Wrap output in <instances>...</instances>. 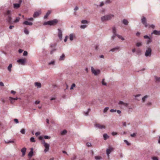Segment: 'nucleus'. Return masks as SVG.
Segmentation results:
<instances>
[{"label": "nucleus", "instance_id": "f257e3e1", "mask_svg": "<svg viewBox=\"0 0 160 160\" xmlns=\"http://www.w3.org/2000/svg\"><path fill=\"white\" fill-rule=\"evenodd\" d=\"M113 17V15L109 14L102 17L101 18V20L102 22H104L111 20Z\"/></svg>", "mask_w": 160, "mask_h": 160}, {"label": "nucleus", "instance_id": "f03ea898", "mask_svg": "<svg viewBox=\"0 0 160 160\" xmlns=\"http://www.w3.org/2000/svg\"><path fill=\"white\" fill-rule=\"evenodd\" d=\"M58 22V20L57 19H54L52 20L49 21L44 22L43 25H48L50 26H54Z\"/></svg>", "mask_w": 160, "mask_h": 160}, {"label": "nucleus", "instance_id": "7ed1b4c3", "mask_svg": "<svg viewBox=\"0 0 160 160\" xmlns=\"http://www.w3.org/2000/svg\"><path fill=\"white\" fill-rule=\"evenodd\" d=\"M152 50L151 48H148L145 52V56L146 57H151L152 55Z\"/></svg>", "mask_w": 160, "mask_h": 160}, {"label": "nucleus", "instance_id": "20e7f679", "mask_svg": "<svg viewBox=\"0 0 160 160\" xmlns=\"http://www.w3.org/2000/svg\"><path fill=\"white\" fill-rule=\"evenodd\" d=\"M91 69L92 72V73H93L96 76L100 72V70L99 69L96 70L93 68V67H91Z\"/></svg>", "mask_w": 160, "mask_h": 160}, {"label": "nucleus", "instance_id": "39448f33", "mask_svg": "<svg viewBox=\"0 0 160 160\" xmlns=\"http://www.w3.org/2000/svg\"><path fill=\"white\" fill-rule=\"evenodd\" d=\"M17 62L22 65H24L26 62V60L25 58L19 59L17 61Z\"/></svg>", "mask_w": 160, "mask_h": 160}, {"label": "nucleus", "instance_id": "423d86ee", "mask_svg": "<svg viewBox=\"0 0 160 160\" xmlns=\"http://www.w3.org/2000/svg\"><path fill=\"white\" fill-rule=\"evenodd\" d=\"M58 36L59 39L61 40L62 39V32L60 29L58 28Z\"/></svg>", "mask_w": 160, "mask_h": 160}, {"label": "nucleus", "instance_id": "0eeeda50", "mask_svg": "<svg viewBox=\"0 0 160 160\" xmlns=\"http://www.w3.org/2000/svg\"><path fill=\"white\" fill-rule=\"evenodd\" d=\"M142 23L144 25L145 27H147L148 26V24L146 22V18L143 17L141 19Z\"/></svg>", "mask_w": 160, "mask_h": 160}, {"label": "nucleus", "instance_id": "6e6552de", "mask_svg": "<svg viewBox=\"0 0 160 160\" xmlns=\"http://www.w3.org/2000/svg\"><path fill=\"white\" fill-rule=\"evenodd\" d=\"M113 148L111 147H110L109 148H108L106 150V154L108 158L109 157V154L113 150Z\"/></svg>", "mask_w": 160, "mask_h": 160}, {"label": "nucleus", "instance_id": "1a4fd4ad", "mask_svg": "<svg viewBox=\"0 0 160 160\" xmlns=\"http://www.w3.org/2000/svg\"><path fill=\"white\" fill-rule=\"evenodd\" d=\"M96 128H97L99 129H103L105 128V126L103 125H101L100 124H96L94 125Z\"/></svg>", "mask_w": 160, "mask_h": 160}, {"label": "nucleus", "instance_id": "9d476101", "mask_svg": "<svg viewBox=\"0 0 160 160\" xmlns=\"http://www.w3.org/2000/svg\"><path fill=\"white\" fill-rule=\"evenodd\" d=\"M41 12L40 10H39L34 12L33 15L34 18H36L38 17L41 14Z\"/></svg>", "mask_w": 160, "mask_h": 160}, {"label": "nucleus", "instance_id": "9b49d317", "mask_svg": "<svg viewBox=\"0 0 160 160\" xmlns=\"http://www.w3.org/2000/svg\"><path fill=\"white\" fill-rule=\"evenodd\" d=\"M44 146L45 147L44 151L45 152H46L49 151V149L50 145L48 143H47L44 145Z\"/></svg>", "mask_w": 160, "mask_h": 160}, {"label": "nucleus", "instance_id": "f8f14e48", "mask_svg": "<svg viewBox=\"0 0 160 160\" xmlns=\"http://www.w3.org/2000/svg\"><path fill=\"white\" fill-rule=\"evenodd\" d=\"M7 22H8L10 24H12L13 22L12 21V18H11V16H7Z\"/></svg>", "mask_w": 160, "mask_h": 160}, {"label": "nucleus", "instance_id": "ddd939ff", "mask_svg": "<svg viewBox=\"0 0 160 160\" xmlns=\"http://www.w3.org/2000/svg\"><path fill=\"white\" fill-rule=\"evenodd\" d=\"M33 148H31V150L30 152H29L28 154V156L29 157V158H31L33 155Z\"/></svg>", "mask_w": 160, "mask_h": 160}, {"label": "nucleus", "instance_id": "4468645a", "mask_svg": "<svg viewBox=\"0 0 160 160\" xmlns=\"http://www.w3.org/2000/svg\"><path fill=\"white\" fill-rule=\"evenodd\" d=\"M26 148H23L21 150V152L22 153V157H23L25 156V153L26 151Z\"/></svg>", "mask_w": 160, "mask_h": 160}, {"label": "nucleus", "instance_id": "2eb2a0df", "mask_svg": "<svg viewBox=\"0 0 160 160\" xmlns=\"http://www.w3.org/2000/svg\"><path fill=\"white\" fill-rule=\"evenodd\" d=\"M119 49L120 47L118 46H117L110 49V51L114 52L118 50Z\"/></svg>", "mask_w": 160, "mask_h": 160}, {"label": "nucleus", "instance_id": "dca6fc26", "mask_svg": "<svg viewBox=\"0 0 160 160\" xmlns=\"http://www.w3.org/2000/svg\"><path fill=\"white\" fill-rule=\"evenodd\" d=\"M154 34L155 35H160V31H158L156 30H154L152 32L151 34Z\"/></svg>", "mask_w": 160, "mask_h": 160}, {"label": "nucleus", "instance_id": "f3484780", "mask_svg": "<svg viewBox=\"0 0 160 160\" xmlns=\"http://www.w3.org/2000/svg\"><path fill=\"white\" fill-rule=\"evenodd\" d=\"M23 24L31 26L32 25L33 23L32 22H29L28 21H25L23 22Z\"/></svg>", "mask_w": 160, "mask_h": 160}, {"label": "nucleus", "instance_id": "a211bd4d", "mask_svg": "<svg viewBox=\"0 0 160 160\" xmlns=\"http://www.w3.org/2000/svg\"><path fill=\"white\" fill-rule=\"evenodd\" d=\"M75 38V36L73 33H71L69 35V39L70 41H72Z\"/></svg>", "mask_w": 160, "mask_h": 160}, {"label": "nucleus", "instance_id": "6ab92c4d", "mask_svg": "<svg viewBox=\"0 0 160 160\" xmlns=\"http://www.w3.org/2000/svg\"><path fill=\"white\" fill-rule=\"evenodd\" d=\"M38 139L39 140L42 141V143L43 145L45 144V143H47L45 142V140H43V139L42 136H39L38 138Z\"/></svg>", "mask_w": 160, "mask_h": 160}, {"label": "nucleus", "instance_id": "aec40b11", "mask_svg": "<svg viewBox=\"0 0 160 160\" xmlns=\"http://www.w3.org/2000/svg\"><path fill=\"white\" fill-rule=\"evenodd\" d=\"M4 15L6 16H11V11L10 10H7L6 12L4 13Z\"/></svg>", "mask_w": 160, "mask_h": 160}, {"label": "nucleus", "instance_id": "412c9836", "mask_svg": "<svg viewBox=\"0 0 160 160\" xmlns=\"http://www.w3.org/2000/svg\"><path fill=\"white\" fill-rule=\"evenodd\" d=\"M118 104L119 105H122L126 107H127L128 105V104L126 103H124L123 102L120 101L119 103Z\"/></svg>", "mask_w": 160, "mask_h": 160}, {"label": "nucleus", "instance_id": "4be33fe9", "mask_svg": "<svg viewBox=\"0 0 160 160\" xmlns=\"http://www.w3.org/2000/svg\"><path fill=\"white\" fill-rule=\"evenodd\" d=\"M20 4L19 3H14L13 7L15 8H18L20 7Z\"/></svg>", "mask_w": 160, "mask_h": 160}, {"label": "nucleus", "instance_id": "5701e85b", "mask_svg": "<svg viewBox=\"0 0 160 160\" xmlns=\"http://www.w3.org/2000/svg\"><path fill=\"white\" fill-rule=\"evenodd\" d=\"M149 96L147 95H145L142 98V102H145L146 100L148 98Z\"/></svg>", "mask_w": 160, "mask_h": 160}, {"label": "nucleus", "instance_id": "b1692460", "mask_svg": "<svg viewBox=\"0 0 160 160\" xmlns=\"http://www.w3.org/2000/svg\"><path fill=\"white\" fill-rule=\"evenodd\" d=\"M65 58V55L64 54H62V55L60 57L59 59L60 61L63 60Z\"/></svg>", "mask_w": 160, "mask_h": 160}, {"label": "nucleus", "instance_id": "393cba45", "mask_svg": "<svg viewBox=\"0 0 160 160\" xmlns=\"http://www.w3.org/2000/svg\"><path fill=\"white\" fill-rule=\"evenodd\" d=\"M12 65L11 63L10 64L8 67V70L10 72H11L12 71Z\"/></svg>", "mask_w": 160, "mask_h": 160}, {"label": "nucleus", "instance_id": "a878e982", "mask_svg": "<svg viewBox=\"0 0 160 160\" xmlns=\"http://www.w3.org/2000/svg\"><path fill=\"white\" fill-rule=\"evenodd\" d=\"M35 85L38 88H40L41 87V85L40 83L38 82H36L35 83Z\"/></svg>", "mask_w": 160, "mask_h": 160}, {"label": "nucleus", "instance_id": "bb28decb", "mask_svg": "<svg viewBox=\"0 0 160 160\" xmlns=\"http://www.w3.org/2000/svg\"><path fill=\"white\" fill-rule=\"evenodd\" d=\"M103 137L104 140H106L109 138V136L107 133H104L103 134Z\"/></svg>", "mask_w": 160, "mask_h": 160}, {"label": "nucleus", "instance_id": "cd10ccee", "mask_svg": "<svg viewBox=\"0 0 160 160\" xmlns=\"http://www.w3.org/2000/svg\"><path fill=\"white\" fill-rule=\"evenodd\" d=\"M122 22L125 25H127L128 23V20L126 19H123L122 21Z\"/></svg>", "mask_w": 160, "mask_h": 160}, {"label": "nucleus", "instance_id": "c85d7f7f", "mask_svg": "<svg viewBox=\"0 0 160 160\" xmlns=\"http://www.w3.org/2000/svg\"><path fill=\"white\" fill-rule=\"evenodd\" d=\"M112 32L113 34H117L116 33V28L113 27L112 28Z\"/></svg>", "mask_w": 160, "mask_h": 160}, {"label": "nucleus", "instance_id": "c756f323", "mask_svg": "<svg viewBox=\"0 0 160 160\" xmlns=\"http://www.w3.org/2000/svg\"><path fill=\"white\" fill-rule=\"evenodd\" d=\"M50 13L51 12L49 11H48L46 13V15L44 16V18L45 19L47 18L49 15L50 14Z\"/></svg>", "mask_w": 160, "mask_h": 160}, {"label": "nucleus", "instance_id": "7c9ffc66", "mask_svg": "<svg viewBox=\"0 0 160 160\" xmlns=\"http://www.w3.org/2000/svg\"><path fill=\"white\" fill-rule=\"evenodd\" d=\"M55 61L54 60H52L48 63V65H55Z\"/></svg>", "mask_w": 160, "mask_h": 160}, {"label": "nucleus", "instance_id": "2f4dec72", "mask_svg": "<svg viewBox=\"0 0 160 160\" xmlns=\"http://www.w3.org/2000/svg\"><path fill=\"white\" fill-rule=\"evenodd\" d=\"M105 79H104V78L103 79L101 82V83L103 85L106 86L107 85V83L106 82H105Z\"/></svg>", "mask_w": 160, "mask_h": 160}, {"label": "nucleus", "instance_id": "473e14b6", "mask_svg": "<svg viewBox=\"0 0 160 160\" xmlns=\"http://www.w3.org/2000/svg\"><path fill=\"white\" fill-rule=\"evenodd\" d=\"M67 131L66 130H64L61 132V134L62 135H63L67 133Z\"/></svg>", "mask_w": 160, "mask_h": 160}, {"label": "nucleus", "instance_id": "72a5a7b5", "mask_svg": "<svg viewBox=\"0 0 160 160\" xmlns=\"http://www.w3.org/2000/svg\"><path fill=\"white\" fill-rule=\"evenodd\" d=\"M95 158L96 160H100L102 159V157L100 156H96L95 157Z\"/></svg>", "mask_w": 160, "mask_h": 160}, {"label": "nucleus", "instance_id": "f704fd0d", "mask_svg": "<svg viewBox=\"0 0 160 160\" xmlns=\"http://www.w3.org/2000/svg\"><path fill=\"white\" fill-rule=\"evenodd\" d=\"M9 100L10 101L11 103H13L15 101L13 99V98L11 97H10L9 98Z\"/></svg>", "mask_w": 160, "mask_h": 160}, {"label": "nucleus", "instance_id": "c9c22d12", "mask_svg": "<svg viewBox=\"0 0 160 160\" xmlns=\"http://www.w3.org/2000/svg\"><path fill=\"white\" fill-rule=\"evenodd\" d=\"M136 52L138 55H141V51L138 49L136 50Z\"/></svg>", "mask_w": 160, "mask_h": 160}, {"label": "nucleus", "instance_id": "e433bc0d", "mask_svg": "<svg viewBox=\"0 0 160 160\" xmlns=\"http://www.w3.org/2000/svg\"><path fill=\"white\" fill-rule=\"evenodd\" d=\"M152 42V38H149L148 40H147V43L148 44L150 43H151Z\"/></svg>", "mask_w": 160, "mask_h": 160}, {"label": "nucleus", "instance_id": "4c0bfd02", "mask_svg": "<svg viewBox=\"0 0 160 160\" xmlns=\"http://www.w3.org/2000/svg\"><path fill=\"white\" fill-rule=\"evenodd\" d=\"M142 42H137L136 44V46L138 47H139L142 46Z\"/></svg>", "mask_w": 160, "mask_h": 160}, {"label": "nucleus", "instance_id": "58836bf2", "mask_svg": "<svg viewBox=\"0 0 160 160\" xmlns=\"http://www.w3.org/2000/svg\"><path fill=\"white\" fill-rule=\"evenodd\" d=\"M90 111V108L88 109L86 112H84V115H85L86 116H88V114L89 112V111Z\"/></svg>", "mask_w": 160, "mask_h": 160}, {"label": "nucleus", "instance_id": "ea45409f", "mask_svg": "<svg viewBox=\"0 0 160 160\" xmlns=\"http://www.w3.org/2000/svg\"><path fill=\"white\" fill-rule=\"evenodd\" d=\"M155 80L156 81L159 82H160V77H157L156 76L154 77Z\"/></svg>", "mask_w": 160, "mask_h": 160}, {"label": "nucleus", "instance_id": "a19ab883", "mask_svg": "<svg viewBox=\"0 0 160 160\" xmlns=\"http://www.w3.org/2000/svg\"><path fill=\"white\" fill-rule=\"evenodd\" d=\"M117 37L121 39L122 41H123L124 40V38H123L122 36H120V35L118 34Z\"/></svg>", "mask_w": 160, "mask_h": 160}, {"label": "nucleus", "instance_id": "79ce46f5", "mask_svg": "<svg viewBox=\"0 0 160 160\" xmlns=\"http://www.w3.org/2000/svg\"><path fill=\"white\" fill-rule=\"evenodd\" d=\"M118 34H113L112 35L111 37V39L113 40L114 39L115 37L116 36H117Z\"/></svg>", "mask_w": 160, "mask_h": 160}, {"label": "nucleus", "instance_id": "37998d69", "mask_svg": "<svg viewBox=\"0 0 160 160\" xmlns=\"http://www.w3.org/2000/svg\"><path fill=\"white\" fill-rule=\"evenodd\" d=\"M76 86V85L74 83H73L72 85H71L70 89V90H72L73 89V88L75 87Z\"/></svg>", "mask_w": 160, "mask_h": 160}, {"label": "nucleus", "instance_id": "c03bdc74", "mask_svg": "<svg viewBox=\"0 0 160 160\" xmlns=\"http://www.w3.org/2000/svg\"><path fill=\"white\" fill-rule=\"evenodd\" d=\"M20 18L19 17H17L16 18L15 20L14 21V22H17L19 21Z\"/></svg>", "mask_w": 160, "mask_h": 160}, {"label": "nucleus", "instance_id": "a18cd8bd", "mask_svg": "<svg viewBox=\"0 0 160 160\" xmlns=\"http://www.w3.org/2000/svg\"><path fill=\"white\" fill-rule=\"evenodd\" d=\"M14 141L13 140H8L7 141H5V143H14Z\"/></svg>", "mask_w": 160, "mask_h": 160}, {"label": "nucleus", "instance_id": "49530a36", "mask_svg": "<svg viewBox=\"0 0 160 160\" xmlns=\"http://www.w3.org/2000/svg\"><path fill=\"white\" fill-rule=\"evenodd\" d=\"M30 140L31 142H35V138L33 137H31L30 138Z\"/></svg>", "mask_w": 160, "mask_h": 160}, {"label": "nucleus", "instance_id": "de8ad7c7", "mask_svg": "<svg viewBox=\"0 0 160 160\" xmlns=\"http://www.w3.org/2000/svg\"><path fill=\"white\" fill-rule=\"evenodd\" d=\"M24 32L27 35L29 33V31L26 28H25L24 29Z\"/></svg>", "mask_w": 160, "mask_h": 160}, {"label": "nucleus", "instance_id": "09e8293b", "mask_svg": "<svg viewBox=\"0 0 160 160\" xmlns=\"http://www.w3.org/2000/svg\"><path fill=\"white\" fill-rule=\"evenodd\" d=\"M25 129H22L20 131V132L22 134H24L25 133Z\"/></svg>", "mask_w": 160, "mask_h": 160}, {"label": "nucleus", "instance_id": "8fccbe9b", "mask_svg": "<svg viewBox=\"0 0 160 160\" xmlns=\"http://www.w3.org/2000/svg\"><path fill=\"white\" fill-rule=\"evenodd\" d=\"M124 142L128 145L130 146V144L128 142V141L126 140H124Z\"/></svg>", "mask_w": 160, "mask_h": 160}, {"label": "nucleus", "instance_id": "3c124183", "mask_svg": "<svg viewBox=\"0 0 160 160\" xmlns=\"http://www.w3.org/2000/svg\"><path fill=\"white\" fill-rule=\"evenodd\" d=\"M109 108L108 107L105 108L103 110V112L105 113L109 109Z\"/></svg>", "mask_w": 160, "mask_h": 160}, {"label": "nucleus", "instance_id": "603ef678", "mask_svg": "<svg viewBox=\"0 0 160 160\" xmlns=\"http://www.w3.org/2000/svg\"><path fill=\"white\" fill-rule=\"evenodd\" d=\"M81 23L83 24L87 23H88V21L86 20H83L81 21Z\"/></svg>", "mask_w": 160, "mask_h": 160}, {"label": "nucleus", "instance_id": "864d4df0", "mask_svg": "<svg viewBox=\"0 0 160 160\" xmlns=\"http://www.w3.org/2000/svg\"><path fill=\"white\" fill-rule=\"evenodd\" d=\"M87 27V26L85 25H81L80 26V28L82 29H84Z\"/></svg>", "mask_w": 160, "mask_h": 160}, {"label": "nucleus", "instance_id": "5fc2aeb1", "mask_svg": "<svg viewBox=\"0 0 160 160\" xmlns=\"http://www.w3.org/2000/svg\"><path fill=\"white\" fill-rule=\"evenodd\" d=\"M44 138L46 139H49L50 138V137L47 135H45L44 136Z\"/></svg>", "mask_w": 160, "mask_h": 160}, {"label": "nucleus", "instance_id": "6e6d98bb", "mask_svg": "<svg viewBox=\"0 0 160 160\" xmlns=\"http://www.w3.org/2000/svg\"><path fill=\"white\" fill-rule=\"evenodd\" d=\"M28 52L27 51H24L23 53V56H27L28 55Z\"/></svg>", "mask_w": 160, "mask_h": 160}, {"label": "nucleus", "instance_id": "4d7b16f0", "mask_svg": "<svg viewBox=\"0 0 160 160\" xmlns=\"http://www.w3.org/2000/svg\"><path fill=\"white\" fill-rule=\"evenodd\" d=\"M111 2V1L110 0H106L105 2V3H109Z\"/></svg>", "mask_w": 160, "mask_h": 160}, {"label": "nucleus", "instance_id": "13d9d810", "mask_svg": "<svg viewBox=\"0 0 160 160\" xmlns=\"http://www.w3.org/2000/svg\"><path fill=\"white\" fill-rule=\"evenodd\" d=\"M152 160H158L157 157H153L152 158Z\"/></svg>", "mask_w": 160, "mask_h": 160}, {"label": "nucleus", "instance_id": "bf43d9fd", "mask_svg": "<svg viewBox=\"0 0 160 160\" xmlns=\"http://www.w3.org/2000/svg\"><path fill=\"white\" fill-rule=\"evenodd\" d=\"M110 112H116V110L114 109H111L110 110Z\"/></svg>", "mask_w": 160, "mask_h": 160}, {"label": "nucleus", "instance_id": "052dcab7", "mask_svg": "<svg viewBox=\"0 0 160 160\" xmlns=\"http://www.w3.org/2000/svg\"><path fill=\"white\" fill-rule=\"evenodd\" d=\"M14 122H15L16 123H18L19 122H18V120L17 119H14Z\"/></svg>", "mask_w": 160, "mask_h": 160}, {"label": "nucleus", "instance_id": "680f3d73", "mask_svg": "<svg viewBox=\"0 0 160 160\" xmlns=\"http://www.w3.org/2000/svg\"><path fill=\"white\" fill-rule=\"evenodd\" d=\"M76 156H73L71 158L72 160H75L76 158Z\"/></svg>", "mask_w": 160, "mask_h": 160}, {"label": "nucleus", "instance_id": "e2e57ef3", "mask_svg": "<svg viewBox=\"0 0 160 160\" xmlns=\"http://www.w3.org/2000/svg\"><path fill=\"white\" fill-rule=\"evenodd\" d=\"M143 38L145 39H148L150 37L147 35H145L144 36Z\"/></svg>", "mask_w": 160, "mask_h": 160}, {"label": "nucleus", "instance_id": "0e129e2a", "mask_svg": "<svg viewBox=\"0 0 160 160\" xmlns=\"http://www.w3.org/2000/svg\"><path fill=\"white\" fill-rule=\"evenodd\" d=\"M86 144H87V146L88 147H90L91 146V143H90V142L87 143Z\"/></svg>", "mask_w": 160, "mask_h": 160}, {"label": "nucleus", "instance_id": "69168bd1", "mask_svg": "<svg viewBox=\"0 0 160 160\" xmlns=\"http://www.w3.org/2000/svg\"><path fill=\"white\" fill-rule=\"evenodd\" d=\"M112 134L113 136H114L117 134V133L116 132H112Z\"/></svg>", "mask_w": 160, "mask_h": 160}, {"label": "nucleus", "instance_id": "338daca9", "mask_svg": "<svg viewBox=\"0 0 160 160\" xmlns=\"http://www.w3.org/2000/svg\"><path fill=\"white\" fill-rule=\"evenodd\" d=\"M40 132H36L35 133V135H36V136H37L38 135H40Z\"/></svg>", "mask_w": 160, "mask_h": 160}, {"label": "nucleus", "instance_id": "774afa93", "mask_svg": "<svg viewBox=\"0 0 160 160\" xmlns=\"http://www.w3.org/2000/svg\"><path fill=\"white\" fill-rule=\"evenodd\" d=\"M136 135V134L135 133H132V134H131L130 136L132 137H134Z\"/></svg>", "mask_w": 160, "mask_h": 160}]
</instances>
